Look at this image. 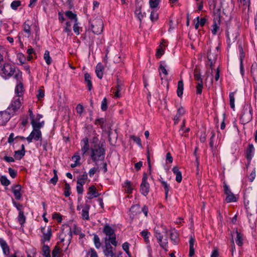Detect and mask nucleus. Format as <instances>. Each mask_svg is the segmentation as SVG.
I'll list each match as a JSON object with an SVG mask.
<instances>
[{
  "label": "nucleus",
  "instance_id": "nucleus-1",
  "mask_svg": "<svg viewBox=\"0 0 257 257\" xmlns=\"http://www.w3.org/2000/svg\"><path fill=\"white\" fill-rule=\"evenodd\" d=\"M81 150L82 155H89L94 162L102 160L105 155V149L102 144L100 146L90 147L89 139L85 137L80 142Z\"/></svg>",
  "mask_w": 257,
  "mask_h": 257
},
{
  "label": "nucleus",
  "instance_id": "nucleus-2",
  "mask_svg": "<svg viewBox=\"0 0 257 257\" xmlns=\"http://www.w3.org/2000/svg\"><path fill=\"white\" fill-rule=\"evenodd\" d=\"M0 75L5 79H8L14 75L17 80L22 78V72L19 70H16L14 65L9 63H6L0 68Z\"/></svg>",
  "mask_w": 257,
  "mask_h": 257
},
{
  "label": "nucleus",
  "instance_id": "nucleus-3",
  "mask_svg": "<svg viewBox=\"0 0 257 257\" xmlns=\"http://www.w3.org/2000/svg\"><path fill=\"white\" fill-rule=\"evenodd\" d=\"M23 97L19 95H15L13 98L11 102L7 108V110L12 115L18 112L23 104Z\"/></svg>",
  "mask_w": 257,
  "mask_h": 257
},
{
  "label": "nucleus",
  "instance_id": "nucleus-4",
  "mask_svg": "<svg viewBox=\"0 0 257 257\" xmlns=\"http://www.w3.org/2000/svg\"><path fill=\"white\" fill-rule=\"evenodd\" d=\"M28 113L32 127L42 128L44 126L45 121L44 120H40L43 117V115L41 114L34 115L31 108H29Z\"/></svg>",
  "mask_w": 257,
  "mask_h": 257
},
{
  "label": "nucleus",
  "instance_id": "nucleus-5",
  "mask_svg": "<svg viewBox=\"0 0 257 257\" xmlns=\"http://www.w3.org/2000/svg\"><path fill=\"white\" fill-rule=\"evenodd\" d=\"M194 80L196 81L195 87L196 94H201L203 88L204 82L203 77L201 74L200 69L198 66H196L194 70Z\"/></svg>",
  "mask_w": 257,
  "mask_h": 257
},
{
  "label": "nucleus",
  "instance_id": "nucleus-6",
  "mask_svg": "<svg viewBox=\"0 0 257 257\" xmlns=\"http://www.w3.org/2000/svg\"><path fill=\"white\" fill-rule=\"evenodd\" d=\"M103 232L106 235L105 239L108 240L112 245L116 246L117 242L114 229L109 225L106 224L104 226Z\"/></svg>",
  "mask_w": 257,
  "mask_h": 257
},
{
  "label": "nucleus",
  "instance_id": "nucleus-7",
  "mask_svg": "<svg viewBox=\"0 0 257 257\" xmlns=\"http://www.w3.org/2000/svg\"><path fill=\"white\" fill-rule=\"evenodd\" d=\"M40 229L42 233L41 236V243L49 242L52 236V226L45 225L44 226H41Z\"/></svg>",
  "mask_w": 257,
  "mask_h": 257
},
{
  "label": "nucleus",
  "instance_id": "nucleus-8",
  "mask_svg": "<svg viewBox=\"0 0 257 257\" xmlns=\"http://www.w3.org/2000/svg\"><path fill=\"white\" fill-rule=\"evenodd\" d=\"M244 204L247 212L250 211L257 213V191L254 192L249 200H248L247 201L245 200H244Z\"/></svg>",
  "mask_w": 257,
  "mask_h": 257
},
{
  "label": "nucleus",
  "instance_id": "nucleus-9",
  "mask_svg": "<svg viewBox=\"0 0 257 257\" xmlns=\"http://www.w3.org/2000/svg\"><path fill=\"white\" fill-rule=\"evenodd\" d=\"M70 234L71 235V239L73 234H78L81 232V229L75 224L72 226H70L67 224L63 225L61 227V233H63L65 236H68Z\"/></svg>",
  "mask_w": 257,
  "mask_h": 257
},
{
  "label": "nucleus",
  "instance_id": "nucleus-10",
  "mask_svg": "<svg viewBox=\"0 0 257 257\" xmlns=\"http://www.w3.org/2000/svg\"><path fill=\"white\" fill-rule=\"evenodd\" d=\"M59 238L60 240L58 241L57 244L60 246V248L61 249V250L65 252L68 249V247L70 243L71 235L69 233V235H68V236H66L63 234V233L61 232L59 234Z\"/></svg>",
  "mask_w": 257,
  "mask_h": 257
},
{
  "label": "nucleus",
  "instance_id": "nucleus-11",
  "mask_svg": "<svg viewBox=\"0 0 257 257\" xmlns=\"http://www.w3.org/2000/svg\"><path fill=\"white\" fill-rule=\"evenodd\" d=\"M91 28L93 32L96 34H100L103 30V22L102 21L98 18H94L90 20Z\"/></svg>",
  "mask_w": 257,
  "mask_h": 257
},
{
  "label": "nucleus",
  "instance_id": "nucleus-12",
  "mask_svg": "<svg viewBox=\"0 0 257 257\" xmlns=\"http://www.w3.org/2000/svg\"><path fill=\"white\" fill-rule=\"evenodd\" d=\"M148 175L144 173L142 178V183L140 185V191L144 196H146L150 191V184L148 182Z\"/></svg>",
  "mask_w": 257,
  "mask_h": 257
},
{
  "label": "nucleus",
  "instance_id": "nucleus-13",
  "mask_svg": "<svg viewBox=\"0 0 257 257\" xmlns=\"http://www.w3.org/2000/svg\"><path fill=\"white\" fill-rule=\"evenodd\" d=\"M32 128V131L29 136L26 138L27 141L29 143L32 142L33 140L38 141L42 139V132L40 130L41 128Z\"/></svg>",
  "mask_w": 257,
  "mask_h": 257
},
{
  "label": "nucleus",
  "instance_id": "nucleus-14",
  "mask_svg": "<svg viewBox=\"0 0 257 257\" xmlns=\"http://www.w3.org/2000/svg\"><path fill=\"white\" fill-rule=\"evenodd\" d=\"M155 236L157 238L158 242L160 246L165 250H167L168 241L167 238H163V236L161 233L159 232L155 228L154 229Z\"/></svg>",
  "mask_w": 257,
  "mask_h": 257
},
{
  "label": "nucleus",
  "instance_id": "nucleus-15",
  "mask_svg": "<svg viewBox=\"0 0 257 257\" xmlns=\"http://www.w3.org/2000/svg\"><path fill=\"white\" fill-rule=\"evenodd\" d=\"M12 114L7 109L0 111V125H5L10 119Z\"/></svg>",
  "mask_w": 257,
  "mask_h": 257
},
{
  "label": "nucleus",
  "instance_id": "nucleus-16",
  "mask_svg": "<svg viewBox=\"0 0 257 257\" xmlns=\"http://www.w3.org/2000/svg\"><path fill=\"white\" fill-rule=\"evenodd\" d=\"M224 190L225 194L226 195V201L227 202H235L236 200V197L234 195V194L231 192L230 189L228 188V186L224 184Z\"/></svg>",
  "mask_w": 257,
  "mask_h": 257
},
{
  "label": "nucleus",
  "instance_id": "nucleus-17",
  "mask_svg": "<svg viewBox=\"0 0 257 257\" xmlns=\"http://www.w3.org/2000/svg\"><path fill=\"white\" fill-rule=\"evenodd\" d=\"M213 23L212 26V29L211 30L212 33L215 35L219 29L221 24V18L220 17H214L213 20Z\"/></svg>",
  "mask_w": 257,
  "mask_h": 257
},
{
  "label": "nucleus",
  "instance_id": "nucleus-18",
  "mask_svg": "<svg viewBox=\"0 0 257 257\" xmlns=\"http://www.w3.org/2000/svg\"><path fill=\"white\" fill-rule=\"evenodd\" d=\"M69 18H72L70 22L73 24V31L76 35H79L82 31V28L79 26V24L78 22L77 17H69Z\"/></svg>",
  "mask_w": 257,
  "mask_h": 257
},
{
  "label": "nucleus",
  "instance_id": "nucleus-19",
  "mask_svg": "<svg viewBox=\"0 0 257 257\" xmlns=\"http://www.w3.org/2000/svg\"><path fill=\"white\" fill-rule=\"evenodd\" d=\"M125 192L128 194H131L134 189L133 183L128 180H126L122 185Z\"/></svg>",
  "mask_w": 257,
  "mask_h": 257
},
{
  "label": "nucleus",
  "instance_id": "nucleus-20",
  "mask_svg": "<svg viewBox=\"0 0 257 257\" xmlns=\"http://www.w3.org/2000/svg\"><path fill=\"white\" fill-rule=\"evenodd\" d=\"M21 80H17L18 82L16 85V87L15 88V95H19L21 97H23V91H24V88L23 84L21 82Z\"/></svg>",
  "mask_w": 257,
  "mask_h": 257
},
{
  "label": "nucleus",
  "instance_id": "nucleus-21",
  "mask_svg": "<svg viewBox=\"0 0 257 257\" xmlns=\"http://www.w3.org/2000/svg\"><path fill=\"white\" fill-rule=\"evenodd\" d=\"M185 111L182 106H179L177 108V113L174 118V123H177L180 120V117L184 114Z\"/></svg>",
  "mask_w": 257,
  "mask_h": 257
},
{
  "label": "nucleus",
  "instance_id": "nucleus-22",
  "mask_svg": "<svg viewBox=\"0 0 257 257\" xmlns=\"http://www.w3.org/2000/svg\"><path fill=\"white\" fill-rule=\"evenodd\" d=\"M87 195L89 199H92L98 196V194L96 191V188L94 186L92 185L89 187Z\"/></svg>",
  "mask_w": 257,
  "mask_h": 257
},
{
  "label": "nucleus",
  "instance_id": "nucleus-23",
  "mask_svg": "<svg viewBox=\"0 0 257 257\" xmlns=\"http://www.w3.org/2000/svg\"><path fill=\"white\" fill-rule=\"evenodd\" d=\"M98 136V135L96 133L93 134L92 138L90 139V142H89L90 147L101 145L99 142Z\"/></svg>",
  "mask_w": 257,
  "mask_h": 257
},
{
  "label": "nucleus",
  "instance_id": "nucleus-24",
  "mask_svg": "<svg viewBox=\"0 0 257 257\" xmlns=\"http://www.w3.org/2000/svg\"><path fill=\"white\" fill-rule=\"evenodd\" d=\"M103 70L104 67L103 65L100 63H98L95 68V73L96 76L99 79H101L103 77Z\"/></svg>",
  "mask_w": 257,
  "mask_h": 257
},
{
  "label": "nucleus",
  "instance_id": "nucleus-25",
  "mask_svg": "<svg viewBox=\"0 0 257 257\" xmlns=\"http://www.w3.org/2000/svg\"><path fill=\"white\" fill-rule=\"evenodd\" d=\"M21 186L20 185H16L13 189V193L16 199L19 200L21 199L22 194L21 192Z\"/></svg>",
  "mask_w": 257,
  "mask_h": 257
},
{
  "label": "nucleus",
  "instance_id": "nucleus-26",
  "mask_svg": "<svg viewBox=\"0 0 257 257\" xmlns=\"http://www.w3.org/2000/svg\"><path fill=\"white\" fill-rule=\"evenodd\" d=\"M254 147L252 144H249L246 151V157L247 160L250 161L254 153Z\"/></svg>",
  "mask_w": 257,
  "mask_h": 257
},
{
  "label": "nucleus",
  "instance_id": "nucleus-27",
  "mask_svg": "<svg viewBox=\"0 0 257 257\" xmlns=\"http://www.w3.org/2000/svg\"><path fill=\"white\" fill-rule=\"evenodd\" d=\"M63 252L64 251L60 248V246L56 244L52 250V257H62Z\"/></svg>",
  "mask_w": 257,
  "mask_h": 257
},
{
  "label": "nucleus",
  "instance_id": "nucleus-28",
  "mask_svg": "<svg viewBox=\"0 0 257 257\" xmlns=\"http://www.w3.org/2000/svg\"><path fill=\"white\" fill-rule=\"evenodd\" d=\"M213 55L211 54V52H210L208 54V63L207 65L210 67L211 69V73H212V70L215 67V63L216 62V59L215 58H212Z\"/></svg>",
  "mask_w": 257,
  "mask_h": 257
},
{
  "label": "nucleus",
  "instance_id": "nucleus-29",
  "mask_svg": "<svg viewBox=\"0 0 257 257\" xmlns=\"http://www.w3.org/2000/svg\"><path fill=\"white\" fill-rule=\"evenodd\" d=\"M172 171L176 175V181L178 183H180L182 178L181 172L179 171V168L177 166L174 167L172 169Z\"/></svg>",
  "mask_w": 257,
  "mask_h": 257
},
{
  "label": "nucleus",
  "instance_id": "nucleus-30",
  "mask_svg": "<svg viewBox=\"0 0 257 257\" xmlns=\"http://www.w3.org/2000/svg\"><path fill=\"white\" fill-rule=\"evenodd\" d=\"M0 245L3 249L4 253L6 255H9L10 253V248L6 242L4 240L0 239Z\"/></svg>",
  "mask_w": 257,
  "mask_h": 257
},
{
  "label": "nucleus",
  "instance_id": "nucleus-31",
  "mask_svg": "<svg viewBox=\"0 0 257 257\" xmlns=\"http://www.w3.org/2000/svg\"><path fill=\"white\" fill-rule=\"evenodd\" d=\"M41 244L42 245V254L45 257H51L50 249L49 246L46 244V243H41Z\"/></svg>",
  "mask_w": 257,
  "mask_h": 257
},
{
  "label": "nucleus",
  "instance_id": "nucleus-32",
  "mask_svg": "<svg viewBox=\"0 0 257 257\" xmlns=\"http://www.w3.org/2000/svg\"><path fill=\"white\" fill-rule=\"evenodd\" d=\"M184 90V84L182 80H180L178 82L177 94L179 97H182Z\"/></svg>",
  "mask_w": 257,
  "mask_h": 257
},
{
  "label": "nucleus",
  "instance_id": "nucleus-33",
  "mask_svg": "<svg viewBox=\"0 0 257 257\" xmlns=\"http://www.w3.org/2000/svg\"><path fill=\"white\" fill-rule=\"evenodd\" d=\"M89 206L88 205H85L82 210V218L84 220H88L89 217Z\"/></svg>",
  "mask_w": 257,
  "mask_h": 257
},
{
  "label": "nucleus",
  "instance_id": "nucleus-34",
  "mask_svg": "<svg viewBox=\"0 0 257 257\" xmlns=\"http://www.w3.org/2000/svg\"><path fill=\"white\" fill-rule=\"evenodd\" d=\"M72 160L74 162L73 163L71 164L72 168H75L80 165V157L79 155H75L73 156L72 158Z\"/></svg>",
  "mask_w": 257,
  "mask_h": 257
},
{
  "label": "nucleus",
  "instance_id": "nucleus-35",
  "mask_svg": "<svg viewBox=\"0 0 257 257\" xmlns=\"http://www.w3.org/2000/svg\"><path fill=\"white\" fill-rule=\"evenodd\" d=\"M170 239L174 244H177L179 242L178 233L175 230H172L170 233Z\"/></svg>",
  "mask_w": 257,
  "mask_h": 257
},
{
  "label": "nucleus",
  "instance_id": "nucleus-36",
  "mask_svg": "<svg viewBox=\"0 0 257 257\" xmlns=\"http://www.w3.org/2000/svg\"><path fill=\"white\" fill-rule=\"evenodd\" d=\"M84 79L88 90L89 91L91 90L92 88V84L91 82V77L89 74L85 73L84 74Z\"/></svg>",
  "mask_w": 257,
  "mask_h": 257
},
{
  "label": "nucleus",
  "instance_id": "nucleus-37",
  "mask_svg": "<svg viewBox=\"0 0 257 257\" xmlns=\"http://www.w3.org/2000/svg\"><path fill=\"white\" fill-rule=\"evenodd\" d=\"M103 252L106 257H113L114 256L112 247L110 245L106 246Z\"/></svg>",
  "mask_w": 257,
  "mask_h": 257
},
{
  "label": "nucleus",
  "instance_id": "nucleus-38",
  "mask_svg": "<svg viewBox=\"0 0 257 257\" xmlns=\"http://www.w3.org/2000/svg\"><path fill=\"white\" fill-rule=\"evenodd\" d=\"M87 175L86 173H84L81 175H80L77 179V183L84 185L87 180Z\"/></svg>",
  "mask_w": 257,
  "mask_h": 257
},
{
  "label": "nucleus",
  "instance_id": "nucleus-39",
  "mask_svg": "<svg viewBox=\"0 0 257 257\" xmlns=\"http://www.w3.org/2000/svg\"><path fill=\"white\" fill-rule=\"evenodd\" d=\"M241 118L246 122L250 121L252 119V109L250 108L248 112H247L246 114L244 112L241 116Z\"/></svg>",
  "mask_w": 257,
  "mask_h": 257
},
{
  "label": "nucleus",
  "instance_id": "nucleus-40",
  "mask_svg": "<svg viewBox=\"0 0 257 257\" xmlns=\"http://www.w3.org/2000/svg\"><path fill=\"white\" fill-rule=\"evenodd\" d=\"M238 49H239V52L240 53V72H241V74L243 75V70L242 61L244 57V54L243 52L242 47L241 46H239Z\"/></svg>",
  "mask_w": 257,
  "mask_h": 257
},
{
  "label": "nucleus",
  "instance_id": "nucleus-41",
  "mask_svg": "<svg viewBox=\"0 0 257 257\" xmlns=\"http://www.w3.org/2000/svg\"><path fill=\"white\" fill-rule=\"evenodd\" d=\"M234 233L236 235V238L235 239L237 244L239 246H241L243 244V238L242 234L239 232L237 230H236Z\"/></svg>",
  "mask_w": 257,
  "mask_h": 257
},
{
  "label": "nucleus",
  "instance_id": "nucleus-42",
  "mask_svg": "<svg viewBox=\"0 0 257 257\" xmlns=\"http://www.w3.org/2000/svg\"><path fill=\"white\" fill-rule=\"evenodd\" d=\"M159 70L160 76H161L162 74H163L165 76H167L168 75V72L166 69V66L164 64V63H161ZM161 79L162 80L163 78L161 77Z\"/></svg>",
  "mask_w": 257,
  "mask_h": 257
},
{
  "label": "nucleus",
  "instance_id": "nucleus-43",
  "mask_svg": "<svg viewBox=\"0 0 257 257\" xmlns=\"http://www.w3.org/2000/svg\"><path fill=\"white\" fill-rule=\"evenodd\" d=\"M141 234L144 238L145 242L146 243H149L150 242L149 235H150V233L147 230H144L141 232Z\"/></svg>",
  "mask_w": 257,
  "mask_h": 257
},
{
  "label": "nucleus",
  "instance_id": "nucleus-44",
  "mask_svg": "<svg viewBox=\"0 0 257 257\" xmlns=\"http://www.w3.org/2000/svg\"><path fill=\"white\" fill-rule=\"evenodd\" d=\"M44 59L47 65H49L51 64L52 58L50 56V52L49 51L46 50L45 51V53L44 55Z\"/></svg>",
  "mask_w": 257,
  "mask_h": 257
},
{
  "label": "nucleus",
  "instance_id": "nucleus-45",
  "mask_svg": "<svg viewBox=\"0 0 257 257\" xmlns=\"http://www.w3.org/2000/svg\"><path fill=\"white\" fill-rule=\"evenodd\" d=\"M27 54H28V57L27 59L28 61H31L33 58V55H36V52L35 51L33 48H32L31 47H30L28 50H27Z\"/></svg>",
  "mask_w": 257,
  "mask_h": 257
},
{
  "label": "nucleus",
  "instance_id": "nucleus-46",
  "mask_svg": "<svg viewBox=\"0 0 257 257\" xmlns=\"http://www.w3.org/2000/svg\"><path fill=\"white\" fill-rule=\"evenodd\" d=\"M17 220L21 226H23L26 222V217L24 215V213H19L17 217Z\"/></svg>",
  "mask_w": 257,
  "mask_h": 257
},
{
  "label": "nucleus",
  "instance_id": "nucleus-47",
  "mask_svg": "<svg viewBox=\"0 0 257 257\" xmlns=\"http://www.w3.org/2000/svg\"><path fill=\"white\" fill-rule=\"evenodd\" d=\"M86 255L87 257H99L96 251L93 248L88 250Z\"/></svg>",
  "mask_w": 257,
  "mask_h": 257
},
{
  "label": "nucleus",
  "instance_id": "nucleus-48",
  "mask_svg": "<svg viewBox=\"0 0 257 257\" xmlns=\"http://www.w3.org/2000/svg\"><path fill=\"white\" fill-rule=\"evenodd\" d=\"M36 249L34 247H31L26 250L27 257H36Z\"/></svg>",
  "mask_w": 257,
  "mask_h": 257
},
{
  "label": "nucleus",
  "instance_id": "nucleus-49",
  "mask_svg": "<svg viewBox=\"0 0 257 257\" xmlns=\"http://www.w3.org/2000/svg\"><path fill=\"white\" fill-rule=\"evenodd\" d=\"M13 204L14 206L17 209V210L19 211V213H24V207L23 205L21 204L20 203L13 200Z\"/></svg>",
  "mask_w": 257,
  "mask_h": 257
},
{
  "label": "nucleus",
  "instance_id": "nucleus-50",
  "mask_svg": "<svg viewBox=\"0 0 257 257\" xmlns=\"http://www.w3.org/2000/svg\"><path fill=\"white\" fill-rule=\"evenodd\" d=\"M93 242L95 247L97 249H99L101 246V242L100 241L99 237L96 234L94 235Z\"/></svg>",
  "mask_w": 257,
  "mask_h": 257
},
{
  "label": "nucleus",
  "instance_id": "nucleus-51",
  "mask_svg": "<svg viewBox=\"0 0 257 257\" xmlns=\"http://www.w3.org/2000/svg\"><path fill=\"white\" fill-rule=\"evenodd\" d=\"M234 92H230L229 93V104L231 108L234 109L235 104H234Z\"/></svg>",
  "mask_w": 257,
  "mask_h": 257
},
{
  "label": "nucleus",
  "instance_id": "nucleus-52",
  "mask_svg": "<svg viewBox=\"0 0 257 257\" xmlns=\"http://www.w3.org/2000/svg\"><path fill=\"white\" fill-rule=\"evenodd\" d=\"M25 151L19 150L16 151L14 157L17 160H20L25 155Z\"/></svg>",
  "mask_w": 257,
  "mask_h": 257
},
{
  "label": "nucleus",
  "instance_id": "nucleus-53",
  "mask_svg": "<svg viewBox=\"0 0 257 257\" xmlns=\"http://www.w3.org/2000/svg\"><path fill=\"white\" fill-rule=\"evenodd\" d=\"M52 218L56 220L58 223H61L62 221V216L59 213H54L52 214Z\"/></svg>",
  "mask_w": 257,
  "mask_h": 257
},
{
  "label": "nucleus",
  "instance_id": "nucleus-54",
  "mask_svg": "<svg viewBox=\"0 0 257 257\" xmlns=\"http://www.w3.org/2000/svg\"><path fill=\"white\" fill-rule=\"evenodd\" d=\"M121 90V86L120 85L117 84L116 87V89L112 90V93L114 94V97L118 98L120 96V91Z\"/></svg>",
  "mask_w": 257,
  "mask_h": 257
},
{
  "label": "nucleus",
  "instance_id": "nucleus-55",
  "mask_svg": "<svg viewBox=\"0 0 257 257\" xmlns=\"http://www.w3.org/2000/svg\"><path fill=\"white\" fill-rule=\"evenodd\" d=\"M64 195L66 197H68L71 194L70 186L69 184L66 183L64 185Z\"/></svg>",
  "mask_w": 257,
  "mask_h": 257
},
{
  "label": "nucleus",
  "instance_id": "nucleus-56",
  "mask_svg": "<svg viewBox=\"0 0 257 257\" xmlns=\"http://www.w3.org/2000/svg\"><path fill=\"white\" fill-rule=\"evenodd\" d=\"M251 73L254 79H255V78H257V63L252 64L251 68Z\"/></svg>",
  "mask_w": 257,
  "mask_h": 257
},
{
  "label": "nucleus",
  "instance_id": "nucleus-57",
  "mask_svg": "<svg viewBox=\"0 0 257 257\" xmlns=\"http://www.w3.org/2000/svg\"><path fill=\"white\" fill-rule=\"evenodd\" d=\"M72 18H69L68 17V19L66 20V28H65V31L66 32H70L71 30V26H73V24L71 23L70 21L72 20Z\"/></svg>",
  "mask_w": 257,
  "mask_h": 257
},
{
  "label": "nucleus",
  "instance_id": "nucleus-58",
  "mask_svg": "<svg viewBox=\"0 0 257 257\" xmlns=\"http://www.w3.org/2000/svg\"><path fill=\"white\" fill-rule=\"evenodd\" d=\"M165 49L162 46H159V48L157 49L156 52V57L160 58L164 54Z\"/></svg>",
  "mask_w": 257,
  "mask_h": 257
},
{
  "label": "nucleus",
  "instance_id": "nucleus-59",
  "mask_svg": "<svg viewBox=\"0 0 257 257\" xmlns=\"http://www.w3.org/2000/svg\"><path fill=\"white\" fill-rule=\"evenodd\" d=\"M0 181H1L2 184L4 186H7L9 185L10 184V181L5 176H3L1 177Z\"/></svg>",
  "mask_w": 257,
  "mask_h": 257
},
{
  "label": "nucleus",
  "instance_id": "nucleus-60",
  "mask_svg": "<svg viewBox=\"0 0 257 257\" xmlns=\"http://www.w3.org/2000/svg\"><path fill=\"white\" fill-rule=\"evenodd\" d=\"M161 184H162V186L164 187V188L165 189V195H166V197H167L168 196V193H169V188H170L169 185L167 183V182H166L164 181H161Z\"/></svg>",
  "mask_w": 257,
  "mask_h": 257
},
{
  "label": "nucleus",
  "instance_id": "nucleus-61",
  "mask_svg": "<svg viewBox=\"0 0 257 257\" xmlns=\"http://www.w3.org/2000/svg\"><path fill=\"white\" fill-rule=\"evenodd\" d=\"M54 176L50 180V182L55 185L58 181V178L57 176V172L56 170H53Z\"/></svg>",
  "mask_w": 257,
  "mask_h": 257
},
{
  "label": "nucleus",
  "instance_id": "nucleus-62",
  "mask_svg": "<svg viewBox=\"0 0 257 257\" xmlns=\"http://www.w3.org/2000/svg\"><path fill=\"white\" fill-rule=\"evenodd\" d=\"M21 5V2L20 1H13L11 4V7L12 9L13 10H16L18 7L20 6Z\"/></svg>",
  "mask_w": 257,
  "mask_h": 257
},
{
  "label": "nucleus",
  "instance_id": "nucleus-63",
  "mask_svg": "<svg viewBox=\"0 0 257 257\" xmlns=\"http://www.w3.org/2000/svg\"><path fill=\"white\" fill-rule=\"evenodd\" d=\"M160 0H149V4L151 8H156L159 5Z\"/></svg>",
  "mask_w": 257,
  "mask_h": 257
},
{
  "label": "nucleus",
  "instance_id": "nucleus-64",
  "mask_svg": "<svg viewBox=\"0 0 257 257\" xmlns=\"http://www.w3.org/2000/svg\"><path fill=\"white\" fill-rule=\"evenodd\" d=\"M105 122V120L103 118H99L95 119L94 123L97 125H99L102 127Z\"/></svg>",
  "mask_w": 257,
  "mask_h": 257
}]
</instances>
